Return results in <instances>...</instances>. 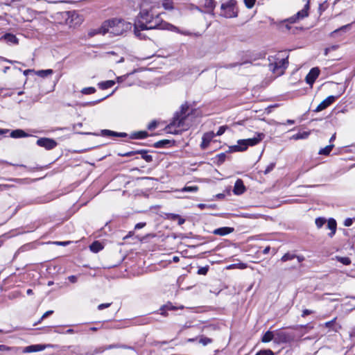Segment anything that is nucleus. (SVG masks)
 Wrapping results in <instances>:
<instances>
[{"mask_svg":"<svg viewBox=\"0 0 355 355\" xmlns=\"http://www.w3.org/2000/svg\"><path fill=\"white\" fill-rule=\"evenodd\" d=\"M333 148H334V145L333 144L327 146L326 147H324L323 148H321L319 150V154L320 155H328L330 153V152L332 150Z\"/></svg>","mask_w":355,"mask_h":355,"instance_id":"nucleus-27","label":"nucleus"},{"mask_svg":"<svg viewBox=\"0 0 355 355\" xmlns=\"http://www.w3.org/2000/svg\"><path fill=\"white\" fill-rule=\"evenodd\" d=\"M305 6L302 10L297 12V14L290 17L288 21L291 23H295L297 20L303 19L309 15L310 0H305Z\"/></svg>","mask_w":355,"mask_h":355,"instance_id":"nucleus-8","label":"nucleus"},{"mask_svg":"<svg viewBox=\"0 0 355 355\" xmlns=\"http://www.w3.org/2000/svg\"><path fill=\"white\" fill-rule=\"evenodd\" d=\"M293 340V336L284 331L275 332V341L277 343H288Z\"/></svg>","mask_w":355,"mask_h":355,"instance_id":"nucleus-9","label":"nucleus"},{"mask_svg":"<svg viewBox=\"0 0 355 355\" xmlns=\"http://www.w3.org/2000/svg\"><path fill=\"white\" fill-rule=\"evenodd\" d=\"M68 279L72 283H76L77 282V277L74 275L69 276Z\"/></svg>","mask_w":355,"mask_h":355,"instance_id":"nucleus-53","label":"nucleus"},{"mask_svg":"<svg viewBox=\"0 0 355 355\" xmlns=\"http://www.w3.org/2000/svg\"><path fill=\"white\" fill-rule=\"evenodd\" d=\"M268 60L270 62L269 69L276 76H279L284 73L288 64V57H283L277 54L270 57Z\"/></svg>","mask_w":355,"mask_h":355,"instance_id":"nucleus-4","label":"nucleus"},{"mask_svg":"<svg viewBox=\"0 0 355 355\" xmlns=\"http://www.w3.org/2000/svg\"><path fill=\"white\" fill-rule=\"evenodd\" d=\"M162 6L165 10H173V0H162Z\"/></svg>","mask_w":355,"mask_h":355,"instance_id":"nucleus-24","label":"nucleus"},{"mask_svg":"<svg viewBox=\"0 0 355 355\" xmlns=\"http://www.w3.org/2000/svg\"><path fill=\"white\" fill-rule=\"evenodd\" d=\"M17 351L16 347H10L8 346H6L5 345H0V351L4 352V351Z\"/></svg>","mask_w":355,"mask_h":355,"instance_id":"nucleus-39","label":"nucleus"},{"mask_svg":"<svg viewBox=\"0 0 355 355\" xmlns=\"http://www.w3.org/2000/svg\"><path fill=\"white\" fill-rule=\"evenodd\" d=\"M319 74L320 70L318 67L312 68L306 76V83L309 85H312L316 78L318 77Z\"/></svg>","mask_w":355,"mask_h":355,"instance_id":"nucleus-12","label":"nucleus"},{"mask_svg":"<svg viewBox=\"0 0 355 355\" xmlns=\"http://www.w3.org/2000/svg\"><path fill=\"white\" fill-rule=\"evenodd\" d=\"M264 137L263 133H257L253 138L247 139H240L237 141V144L234 146L236 151H244L248 146H253L259 144Z\"/></svg>","mask_w":355,"mask_h":355,"instance_id":"nucleus-5","label":"nucleus"},{"mask_svg":"<svg viewBox=\"0 0 355 355\" xmlns=\"http://www.w3.org/2000/svg\"><path fill=\"white\" fill-rule=\"evenodd\" d=\"M203 5L207 9V12H212L216 6L214 0H203Z\"/></svg>","mask_w":355,"mask_h":355,"instance_id":"nucleus-19","label":"nucleus"},{"mask_svg":"<svg viewBox=\"0 0 355 355\" xmlns=\"http://www.w3.org/2000/svg\"><path fill=\"white\" fill-rule=\"evenodd\" d=\"M255 355H274V353L270 349H263L258 352Z\"/></svg>","mask_w":355,"mask_h":355,"instance_id":"nucleus-36","label":"nucleus"},{"mask_svg":"<svg viewBox=\"0 0 355 355\" xmlns=\"http://www.w3.org/2000/svg\"><path fill=\"white\" fill-rule=\"evenodd\" d=\"M350 28V25L349 24H347V25H345V26H341L340 28L332 31L331 33H330V36L331 37H334L335 35L340 31H346L347 30H348L349 28Z\"/></svg>","mask_w":355,"mask_h":355,"instance_id":"nucleus-29","label":"nucleus"},{"mask_svg":"<svg viewBox=\"0 0 355 355\" xmlns=\"http://www.w3.org/2000/svg\"><path fill=\"white\" fill-rule=\"evenodd\" d=\"M248 268V265L245 263H236V268L239 269H245Z\"/></svg>","mask_w":355,"mask_h":355,"instance_id":"nucleus-48","label":"nucleus"},{"mask_svg":"<svg viewBox=\"0 0 355 355\" xmlns=\"http://www.w3.org/2000/svg\"><path fill=\"white\" fill-rule=\"evenodd\" d=\"M103 245L99 241H95L89 246L91 251L98 252L103 249Z\"/></svg>","mask_w":355,"mask_h":355,"instance_id":"nucleus-22","label":"nucleus"},{"mask_svg":"<svg viewBox=\"0 0 355 355\" xmlns=\"http://www.w3.org/2000/svg\"><path fill=\"white\" fill-rule=\"evenodd\" d=\"M255 1L256 0H244V3L248 8L250 9L254 6Z\"/></svg>","mask_w":355,"mask_h":355,"instance_id":"nucleus-41","label":"nucleus"},{"mask_svg":"<svg viewBox=\"0 0 355 355\" xmlns=\"http://www.w3.org/2000/svg\"><path fill=\"white\" fill-rule=\"evenodd\" d=\"M131 28V23L119 18H114L105 21L98 29V33L102 35L110 33L112 35H120L130 30Z\"/></svg>","mask_w":355,"mask_h":355,"instance_id":"nucleus-2","label":"nucleus"},{"mask_svg":"<svg viewBox=\"0 0 355 355\" xmlns=\"http://www.w3.org/2000/svg\"><path fill=\"white\" fill-rule=\"evenodd\" d=\"M53 313V311H48L45 312L42 317V320L46 318L47 316L51 315Z\"/></svg>","mask_w":355,"mask_h":355,"instance_id":"nucleus-52","label":"nucleus"},{"mask_svg":"<svg viewBox=\"0 0 355 355\" xmlns=\"http://www.w3.org/2000/svg\"><path fill=\"white\" fill-rule=\"evenodd\" d=\"M326 222L327 220L322 217L317 218L315 220V225L318 229L321 228L326 223Z\"/></svg>","mask_w":355,"mask_h":355,"instance_id":"nucleus-31","label":"nucleus"},{"mask_svg":"<svg viewBox=\"0 0 355 355\" xmlns=\"http://www.w3.org/2000/svg\"><path fill=\"white\" fill-rule=\"evenodd\" d=\"M146 136H147L146 132H140L137 133V138L142 139V138H145Z\"/></svg>","mask_w":355,"mask_h":355,"instance_id":"nucleus-49","label":"nucleus"},{"mask_svg":"<svg viewBox=\"0 0 355 355\" xmlns=\"http://www.w3.org/2000/svg\"><path fill=\"white\" fill-rule=\"evenodd\" d=\"M245 191V187L241 179H238L234 186L233 192L235 195H241Z\"/></svg>","mask_w":355,"mask_h":355,"instance_id":"nucleus-14","label":"nucleus"},{"mask_svg":"<svg viewBox=\"0 0 355 355\" xmlns=\"http://www.w3.org/2000/svg\"><path fill=\"white\" fill-rule=\"evenodd\" d=\"M273 339L275 340V333L268 331L263 336L261 341L263 343H268Z\"/></svg>","mask_w":355,"mask_h":355,"instance_id":"nucleus-21","label":"nucleus"},{"mask_svg":"<svg viewBox=\"0 0 355 355\" xmlns=\"http://www.w3.org/2000/svg\"><path fill=\"white\" fill-rule=\"evenodd\" d=\"M198 190V187L197 186H188L184 187L181 189V191H187V192H196Z\"/></svg>","mask_w":355,"mask_h":355,"instance_id":"nucleus-33","label":"nucleus"},{"mask_svg":"<svg viewBox=\"0 0 355 355\" xmlns=\"http://www.w3.org/2000/svg\"><path fill=\"white\" fill-rule=\"evenodd\" d=\"M177 219L178 220V225H182L185 222V220L184 218H181L180 216H179V218H177Z\"/></svg>","mask_w":355,"mask_h":355,"instance_id":"nucleus-56","label":"nucleus"},{"mask_svg":"<svg viewBox=\"0 0 355 355\" xmlns=\"http://www.w3.org/2000/svg\"><path fill=\"white\" fill-rule=\"evenodd\" d=\"M336 96H329L323 100L315 108L314 110L316 112H319L326 109L330 105H331L336 99Z\"/></svg>","mask_w":355,"mask_h":355,"instance_id":"nucleus-11","label":"nucleus"},{"mask_svg":"<svg viewBox=\"0 0 355 355\" xmlns=\"http://www.w3.org/2000/svg\"><path fill=\"white\" fill-rule=\"evenodd\" d=\"M28 135L22 130H15L11 132L10 137L12 138H21L27 137Z\"/></svg>","mask_w":355,"mask_h":355,"instance_id":"nucleus-20","label":"nucleus"},{"mask_svg":"<svg viewBox=\"0 0 355 355\" xmlns=\"http://www.w3.org/2000/svg\"><path fill=\"white\" fill-rule=\"evenodd\" d=\"M336 227V221L334 218H329L327 221V228L331 230V232L329 234L330 237H332L335 234Z\"/></svg>","mask_w":355,"mask_h":355,"instance_id":"nucleus-18","label":"nucleus"},{"mask_svg":"<svg viewBox=\"0 0 355 355\" xmlns=\"http://www.w3.org/2000/svg\"><path fill=\"white\" fill-rule=\"evenodd\" d=\"M45 349V346L42 345H33L28 347H26L23 349L24 353H31V352H35L39 351H42Z\"/></svg>","mask_w":355,"mask_h":355,"instance_id":"nucleus-16","label":"nucleus"},{"mask_svg":"<svg viewBox=\"0 0 355 355\" xmlns=\"http://www.w3.org/2000/svg\"><path fill=\"white\" fill-rule=\"evenodd\" d=\"M168 218L175 220L177 219V218H179V215L174 214H170L168 216Z\"/></svg>","mask_w":355,"mask_h":355,"instance_id":"nucleus-55","label":"nucleus"},{"mask_svg":"<svg viewBox=\"0 0 355 355\" xmlns=\"http://www.w3.org/2000/svg\"><path fill=\"white\" fill-rule=\"evenodd\" d=\"M208 270H209V267L208 266L201 267V268H200L198 269V275H205L207 273Z\"/></svg>","mask_w":355,"mask_h":355,"instance_id":"nucleus-42","label":"nucleus"},{"mask_svg":"<svg viewBox=\"0 0 355 355\" xmlns=\"http://www.w3.org/2000/svg\"><path fill=\"white\" fill-rule=\"evenodd\" d=\"M296 257L295 254H291V253H286L284 256H282V257L281 258V261L282 262H286L287 261H290V260H292L293 259H295Z\"/></svg>","mask_w":355,"mask_h":355,"instance_id":"nucleus-32","label":"nucleus"},{"mask_svg":"<svg viewBox=\"0 0 355 355\" xmlns=\"http://www.w3.org/2000/svg\"><path fill=\"white\" fill-rule=\"evenodd\" d=\"M111 305V303L101 304L98 306V310H103V309L108 308Z\"/></svg>","mask_w":355,"mask_h":355,"instance_id":"nucleus-47","label":"nucleus"},{"mask_svg":"<svg viewBox=\"0 0 355 355\" xmlns=\"http://www.w3.org/2000/svg\"><path fill=\"white\" fill-rule=\"evenodd\" d=\"M270 250V248L269 246H268V247H266V248L263 250V253L264 254H268V253L269 252Z\"/></svg>","mask_w":355,"mask_h":355,"instance_id":"nucleus-61","label":"nucleus"},{"mask_svg":"<svg viewBox=\"0 0 355 355\" xmlns=\"http://www.w3.org/2000/svg\"><path fill=\"white\" fill-rule=\"evenodd\" d=\"M37 144L46 150L53 149L57 146L56 141L50 138H40L37 141Z\"/></svg>","mask_w":355,"mask_h":355,"instance_id":"nucleus-10","label":"nucleus"},{"mask_svg":"<svg viewBox=\"0 0 355 355\" xmlns=\"http://www.w3.org/2000/svg\"><path fill=\"white\" fill-rule=\"evenodd\" d=\"M226 129H227L226 126H220L218 130L217 131L216 135H217V136L222 135L225 132Z\"/></svg>","mask_w":355,"mask_h":355,"instance_id":"nucleus-44","label":"nucleus"},{"mask_svg":"<svg viewBox=\"0 0 355 355\" xmlns=\"http://www.w3.org/2000/svg\"><path fill=\"white\" fill-rule=\"evenodd\" d=\"M275 163H271L266 168L265 171H264V173L265 174H267L268 173H270L271 171H272V169L275 168Z\"/></svg>","mask_w":355,"mask_h":355,"instance_id":"nucleus-43","label":"nucleus"},{"mask_svg":"<svg viewBox=\"0 0 355 355\" xmlns=\"http://www.w3.org/2000/svg\"><path fill=\"white\" fill-rule=\"evenodd\" d=\"M199 343L202 344L203 346H206L212 343V339L205 337L204 336H201L199 338Z\"/></svg>","mask_w":355,"mask_h":355,"instance_id":"nucleus-28","label":"nucleus"},{"mask_svg":"<svg viewBox=\"0 0 355 355\" xmlns=\"http://www.w3.org/2000/svg\"><path fill=\"white\" fill-rule=\"evenodd\" d=\"M198 207L201 209H205L207 207H208L209 206L206 204H202V203H200V204H198Z\"/></svg>","mask_w":355,"mask_h":355,"instance_id":"nucleus-57","label":"nucleus"},{"mask_svg":"<svg viewBox=\"0 0 355 355\" xmlns=\"http://www.w3.org/2000/svg\"><path fill=\"white\" fill-rule=\"evenodd\" d=\"M67 15V24L70 27L79 26L84 21L83 16L75 10L68 12Z\"/></svg>","mask_w":355,"mask_h":355,"instance_id":"nucleus-7","label":"nucleus"},{"mask_svg":"<svg viewBox=\"0 0 355 355\" xmlns=\"http://www.w3.org/2000/svg\"><path fill=\"white\" fill-rule=\"evenodd\" d=\"M1 40H4L8 44L17 45L19 44L18 38L12 33H6L1 38Z\"/></svg>","mask_w":355,"mask_h":355,"instance_id":"nucleus-15","label":"nucleus"},{"mask_svg":"<svg viewBox=\"0 0 355 355\" xmlns=\"http://www.w3.org/2000/svg\"><path fill=\"white\" fill-rule=\"evenodd\" d=\"M295 258H297L299 262H302L304 260V257L303 256H297L296 255Z\"/></svg>","mask_w":355,"mask_h":355,"instance_id":"nucleus-60","label":"nucleus"},{"mask_svg":"<svg viewBox=\"0 0 355 355\" xmlns=\"http://www.w3.org/2000/svg\"><path fill=\"white\" fill-rule=\"evenodd\" d=\"M186 115L183 110L180 113H176L171 122L166 127V131L174 135L180 134L188 128V125L185 126L184 125Z\"/></svg>","mask_w":355,"mask_h":355,"instance_id":"nucleus-3","label":"nucleus"},{"mask_svg":"<svg viewBox=\"0 0 355 355\" xmlns=\"http://www.w3.org/2000/svg\"><path fill=\"white\" fill-rule=\"evenodd\" d=\"M95 92L96 89L93 87H85L81 90V92L83 94H94Z\"/></svg>","mask_w":355,"mask_h":355,"instance_id":"nucleus-34","label":"nucleus"},{"mask_svg":"<svg viewBox=\"0 0 355 355\" xmlns=\"http://www.w3.org/2000/svg\"><path fill=\"white\" fill-rule=\"evenodd\" d=\"M68 243H69V241H64V242H59V241H58V242H55V244H57L58 245H64V246L67 245Z\"/></svg>","mask_w":355,"mask_h":355,"instance_id":"nucleus-58","label":"nucleus"},{"mask_svg":"<svg viewBox=\"0 0 355 355\" xmlns=\"http://www.w3.org/2000/svg\"><path fill=\"white\" fill-rule=\"evenodd\" d=\"M170 143V141L169 140H162V141H157L155 144V146L156 148H160V147H162L164 146L165 144H168Z\"/></svg>","mask_w":355,"mask_h":355,"instance_id":"nucleus-40","label":"nucleus"},{"mask_svg":"<svg viewBox=\"0 0 355 355\" xmlns=\"http://www.w3.org/2000/svg\"><path fill=\"white\" fill-rule=\"evenodd\" d=\"M173 32H177V33H179L180 34H182V35H192L193 34L188 31H180L179 30V28H178V31H173Z\"/></svg>","mask_w":355,"mask_h":355,"instance_id":"nucleus-46","label":"nucleus"},{"mask_svg":"<svg viewBox=\"0 0 355 355\" xmlns=\"http://www.w3.org/2000/svg\"><path fill=\"white\" fill-rule=\"evenodd\" d=\"M329 48L330 49L331 51H336V50H337L338 49V45H336V44L332 45V46H329Z\"/></svg>","mask_w":355,"mask_h":355,"instance_id":"nucleus-59","label":"nucleus"},{"mask_svg":"<svg viewBox=\"0 0 355 355\" xmlns=\"http://www.w3.org/2000/svg\"><path fill=\"white\" fill-rule=\"evenodd\" d=\"M180 261V258L179 257H177V256H174L173 257V261L175 262V263H177Z\"/></svg>","mask_w":355,"mask_h":355,"instance_id":"nucleus-63","label":"nucleus"},{"mask_svg":"<svg viewBox=\"0 0 355 355\" xmlns=\"http://www.w3.org/2000/svg\"><path fill=\"white\" fill-rule=\"evenodd\" d=\"M103 133L106 135H109V136H118V135H121V136H125V133H120V134H118L115 132H113V131H111V130H103Z\"/></svg>","mask_w":355,"mask_h":355,"instance_id":"nucleus-37","label":"nucleus"},{"mask_svg":"<svg viewBox=\"0 0 355 355\" xmlns=\"http://www.w3.org/2000/svg\"><path fill=\"white\" fill-rule=\"evenodd\" d=\"M146 225V223H139L135 225V228L136 230L143 228Z\"/></svg>","mask_w":355,"mask_h":355,"instance_id":"nucleus-51","label":"nucleus"},{"mask_svg":"<svg viewBox=\"0 0 355 355\" xmlns=\"http://www.w3.org/2000/svg\"><path fill=\"white\" fill-rule=\"evenodd\" d=\"M234 229L232 227H223L214 230L213 233L216 235L225 236L232 233Z\"/></svg>","mask_w":355,"mask_h":355,"instance_id":"nucleus-17","label":"nucleus"},{"mask_svg":"<svg viewBox=\"0 0 355 355\" xmlns=\"http://www.w3.org/2000/svg\"><path fill=\"white\" fill-rule=\"evenodd\" d=\"M334 322V320H331V321H329V322H327L325 323V327H331Z\"/></svg>","mask_w":355,"mask_h":355,"instance_id":"nucleus-62","label":"nucleus"},{"mask_svg":"<svg viewBox=\"0 0 355 355\" xmlns=\"http://www.w3.org/2000/svg\"><path fill=\"white\" fill-rule=\"evenodd\" d=\"M115 84V82L114 80H107L104 82H101L98 83V86L102 89H106L108 88L112 87Z\"/></svg>","mask_w":355,"mask_h":355,"instance_id":"nucleus-23","label":"nucleus"},{"mask_svg":"<svg viewBox=\"0 0 355 355\" xmlns=\"http://www.w3.org/2000/svg\"><path fill=\"white\" fill-rule=\"evenodd\" d=\"M312 313V311L311 310H309V309H304L302 312V316L303 317H305L306 315H309Z\"/></svg>","mask_w":355,"mask_h":355,"instance_id":"nucleus-54","label":"nucleus"},{"mask_svg":"<svg viewBox=\"0 0 355 355\" xmlns=\"http://www.w3.org/2000/svg\"><path fill=\"white\" fill-rule=\"evenodd\" d=\"M155 6H151L148 8H141L134 22L135 35L140 38L144 39L145 36L141 34L142 31L150 29H162L168 31H178V27L163 21L159 13L154 12Z\"/></svg>","mask_w":355,"mask_h":355,"instance_id":"nucleus-1","label":"nucleus"},{"mask_svg":"<svg viewBox=\"0 0 355 355\" xmlns=\"http://www.w3.org/2000/svg\"><path fill=\"white\" fill-rule=\"evenodd\" d=\"M135 154H138L137 151H130V152H128V153H124L123 155H122L123 156H126V157H129V156H132V155H134Z\"/></svg>","mask_w":355,"mask_h":355,"instance_id":"nucleus-50","label":"nucleus"},{"mask_svg":"<svg viewBox=\"0 0 355 355\" xmlns=\"http://www.w3.org/2000/svg\"><path fill=\"white\" fill-rule=\"evenodd\" d=\"M236 3V0H230L227 3H223L221 5L222 12L220 15L225 18H232L237 17L238 12L235 8Z\"/></svg>","mask_w":355,"mask_h":355,"instance_id":"nucleus-6","label":"nucleus"},{"mask_svg":"<svg viewBox=\"0 0 355 355\" xmlns=\"http://www.w3.org/2000/svg\"><path fill=\"white\" fill-rule=\"evenodd\" d=\"M309 135V132H302V133H297L296 135H294L292 138L293 139H295V140H297V139H306Z\"/></svg>","mask_w":355,"mask_h":355,"instance_id":"nucleus-30","label":"nucleus"},{"mask_svg":"<svg viewBox=\"0 0 355 355\" xmlns=\"http://www.w3.org/2000/svg\"><path fill=\"white\" fill-rule=\"evenodd\" d=\"M337 259L338 261H340V263H343L344 265H349L350 263H351V261L349 259V258L348 257H337Z\"/></svg>","mask_w":355,"mask_h":355,"instance_id":"nucleus-35","label":"nucleus"},{"mask_svg":"<svg viewBox=\"0 0 355 355\" xmlns=\"http://www.w3.org/2000/svg\"><path fill=\"white\" fill-rule=\"evenodd\" d=\"M215 134L214 132H208L203 135L202 136V141L200 144V147L202 149H205L208 147L210 141L212 140V139L214 137Z\"/></svg>","mask_w":355,"mask_h":355,"instance_id":"nucleus-13","label":"nucleus"},{"mask_svg":"<svg viewBox=\"0 0 355 355\" xmlns=\"http://www.w3.org/2000/svg\"><path fill=\"white\" fill-rule=\"evenodd\" d=\"M137 153L138 154H140L141 157L147 162H150L153 161V157L150 155H148L146 150H137Z\"/></svg>","mask_w":355,"mask_h":355,"instance_id":"nucleus-26","label":"nucleus"},{"mask_svg":"<svg viewBox=\"0 0 355 355\" xmlns=\"http://www.w3.org/2000/svg\"><path fill=\"white\" fill-rule=\"evenodd\" d=\"M8 132V130H7V129H0V135L7 133Z\"/></svg>","mask_w":355,"mask_h":355,"instance_id":"nucleus-64","label":"nucleus"},{"mask_svg":"<svg viewBox=\"0 0 355 355\" xmlns=\"http://www.w3.org/2000/svg\"><path fill=\"white\" fill-rule=\"evenodd\" d=\"M53 71L52 69H45V70H39L35 72V73L42 78H45L48 76L52 75Z\"/></svg>","mask_w":355,"mask_h":355,"instance_id":"nucleus-25","label":"nucleus"},{"mask_svg":"<svg viewBox=\"0 0 355 355\" xmlns=\"http://www.w3.org/2000/svg\"><path fill=\"white\" fill-rule=\"evenodd\" d=\"M352 223H353V220L350 218H346L344 221V225L345 227H349L352 225Z\"/></svg>","mask_w":355,"mask_h":355,"instance_id":"nucleus-45","label":"nucleus"},{"mask_svg":"<svg viewBox=\"0 0 355 355\" xmlns=\"http://www.w3.org/2000/svg\"><path fill=\"white\" fill-rule=\"evenodd\" d=\"M115 347H122V348L129 349L132 350L134 354H135V352L132 347H127V346H124V345L117 346V345H110L106 347L105 349H112V348H115Z\"/></svg>","mask_w":355,"mask_h":355,"instance_id":"nucleus-38","label":"nucleus"}]
</instances>
